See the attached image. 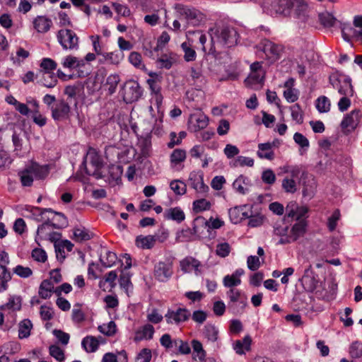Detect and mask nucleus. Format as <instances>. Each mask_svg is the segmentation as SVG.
I'll use <instances>...</instances> for the list:
<instances>
[{
	"label": "nucleus",
	"mask_w": 362,
	"mask_h": 362,
	"mask_svg": "<svg viewBox=\"0 0 362 362\" xmlns=\"http://www.w3.org/2000/svg\"><path fill=\"white\" fill-rule=\"evenodd\" d=\"M198 228L194 226L192 228H187L180 231L176 237L177 242H190L198 236Z\"/></svg>",
	"instance_id": "a878e982"
},
{
	"label": "nucleus",
	"mask_w": 362,
	"mask_h": 362,
	"mask_svg": "<svg viewBox=\"0 0 362 362\" xmlns=\"http://www.w3.org/2000/svg\"><path fill=\"white\" fill-rule=\"evenodd\" d=\"M92 234L85 228H75L73 230V239L76 242H83L90 240Z\"/></svg>",
	"instance_id": "37998d69"
},
{
	"label": "nucleus",
	"mask_w": 362,
	"mask_h": 362,
	"mask_svg": "<svg viewBox=\"0 0 362 362\" xmlns=\"http://www.w3.org/2000/svg\"><path fill=\"white\" fill-rule=\"evenodd\" d=\"M187 158L186 151L183 149L176 148L170 155V163L172 167H180L181 164L185 162Z\"/></svg>",
	"instance_id": "72a5a7b5"
},
{
	"label": "nucleus",
	"mask_w": 362,
	"mask_h": 362,
	"mask_svg": "<svg viewBox=\"0 0 362 362\" xmlns=\"http://www.w3.org/2000/svg\"><path fill=\"white\" fill-rule=\"evenodd\" d=\"M168 325L180 326L188 322L191 317V312L185 307L168 309L164 315Z\"/></svg>",
	"instance_id": "20e7f679"
},
{
	"label": "nucleus",
	"mask_w": 362,
	"mask_h": 362,
	"mask_svg": "<svg viewBox=\"0 0 362 362\" xmlns=\"http://www.w3.org/2000/svg\"><path fill=\"white\" fill-rule=\"evenodd\" d=\"M33 324L28 319H24L18 325V337L20 339L28 338L30 335Z\"/></svg>",
	"instance_id": "79ce46f5"
},
{
	"label": "nucleus",
	"mask_w": 362,
	"mask_h": 362,
	"mask_svg": "<svg viewBox=\"0 0 362 362\" xmlns=\"http://www.w3.org/2000/svg\"><path fill=\"white\" fill-rule=\"evenodd\" d=\"M54 247L57 258L64 259L66 252L73 250L74 245L68 240H62L55 244Z\"/></svg>",
	"instance_id": "c85d7f7f"
},
{
	"label": "nucleus",
	"mask_w": 362,
	"mask_h": 362,
	"mask_svg": "<svg viewBox=\"0 0 362 362\" xmlns=\"http://www.w3.org/2000/svg\"><path fill=\"white\" fill-rule=\"evenodd\" d=\"M142 95V90L139 84L135 81H129L124 88V100L127 103L138 100Z\"/></svg>",
	"instance_id": "f8f14e48"
},
{
	"label": "nucleus",
	"mask_w": 362,
	"mask_h": 362,
	"mask_svg": "<svg viewBox=\"0 0 362 362\" xmlns=\"http://www.w3.org/2000/svg\"><path fill=\"white\" fill-rule=\"evenodd\" d=\"M87 158L90 160V163L92 166L95 168L94 172L99 170L102 168V159L95 150H90L87 154Z\"/></svg>",
	"instance_id": "864d4df0"
},
{
	"label": "nucleus",
	"mask_w": 362,
	"mask_h": 362,
	"mask_svg": "<svg viewBox=\"0 0 362 362\" xmlns=\"http://www.w3.org/2000/svg\"><path fill=\"white\" fill-rule=\"evenodd\" d=\"M164 317L160 310L158 308H148L146 311V320L148 323L151 325L160 324L163 322Z\"/></svg>",
	"instance_id": "c9c22d12"
},
{
	"label": "nucleus",
	"mask_w": 362,
	"mask_h": 362,
	"mask_svg": "<svg viewBox=\"0 0 362 362\" xmlns=\"http://www.w3.org/2000/svg\"><path fill=\"white\" fill-rule=\"evenodd\" d=\"M98 330L107 336H113L117 332V326L115 322L110 321L108 323L100 325Z\"/></svg>",
	"instance_id": "680f3d73"
},
{
	"label": "nucleus",
	"mask_w": 362,
	"mask_h": 362,
	"mask_svg": "<svg viewBox=\"0 0 362 362\" xmlns=\"http://www.w3.org/2000/svg\"><path fill=\"white\" fill-rule=\"evenodd\" d=\"M62 64L64 68L74 69L83 66L84 65V61L83 59H78L76 57L73 55H68L63 59Z\"/></svg>",
	"instance_id": "a19ab883"
},
{
	"label": "nucleus",
	"mask_w": 362,
	"mask_h": 362,
	"mask_svg": "<svg viewBox=\"0 0 362 362\" xmlns=\"http://www.w3.org/2000/svg\"><path fill=\"white\" fill-rule=\"evenodd\" d=\"M45 214L46 222L54 228H62L67 225L66 218L62 213L56 212L49 209Z\"/></svg>",
	"instance_id": "aec40b11"
},
{
	"label": "nucleus",
	"mask_w": 362,
	"mask_h": 362,
	"mask_svg": "<svg viewBox=\"0 0 362 362\" xmlns=\"http://www.w3.org/2000/svg\"><path fill=\"white\" fill-rule=\"evenodd\" d=\"M252 338L249 335H246L243 340H236L233 343V349L238 355L245 354L246 351L251 350Z\"/></svg>",
	"instance_id": "bb28decb"
},
{
	"label": "nucleus",
	"mask_w": 362,
	"mask_h": 362,
	"mask_svg": "<svg viewBox=\"0 0 362 362\" xmlns=\"http://www.w3.org/2000/svg\"><path fill=\"white\" fill-rule=\"evenodd\" d=\"M178 58L179 57L176 53L169 52L162 54L158 59V62L161 67L169 69L174 64L177 63Z\"/></svg>",
	"instance_id": "473e14b6"
},
{
	"label": "nucleus",
	"mask_w": 362,
	"mask_h": 362,
	"mask_svg": "<svg viewBox=\"0 0 362 362\" xmlns=\"http://www.w3.org/2000/svg\"><path fill=\"white\" fill-rule=\"evenodd\" d=\"M129 61L133 66L138 69H144L145 68L142 62V56L137 52H132L130 53L129 56Z\"/></svg>",
	"instance_id": "69168bd1"
},
{
	"label": "nucleus",
	"mask_w": 362,
	"mask_h": 362,
	"mask_svg": "<svg viewBox=\"0 0 362 362\" xmlns=\"http://www.w3.org/2000/svg\"><path fill=\"white\" fill-rule=\"evenodd\" d=\"M191 344L194 353L195 354V357H197L200 361H204L206 356V352L204 349L202 344L197 339H192Z\"/></svg>",
	"instance_id": "3c124183"
},
{
	"label": "nucleus",
	"mask_w": 362,
	"mask_h": 362,
	"mask_svg": "<svg viewBox=\"0 0 362 362\" xmlns=\"http://www.w3.org/2000/svg\"><path fill=\"white\" fill-rule=\"evenodd\" d=\"M264 77L262 62H255L250 65V73L245 80V83L247 86L259 84L264 81Z\"/></svg>",
	"instance_id": "9d476101"
},
{
	"label": "nucleus",
	"mask_w": 362,
	"mask_h": 362,
	"mask_svg": "<svg viewBox=\"0 0 362 362\" xmlns=\"http://www.w3.org/2000/svg\"><path fill=\"white\" fill-rule=\"evenodd\" d=\"M279 145V140H274L272 143H262L258 144L257 156L261 159L273 160L275 158L274 148Z\"/></svg>",
	"instance_id": "dca6fc26"
},
{
	"label": "nucleus",
	"mask_w": 362,
	"mask_h": 362,
	"mask_svg": "<svg viewBox=\"0 0 362 362\" xmlns=\"http://www.w3.org/2000/svg\"><path fill=\"white\" fill-rule=\"evenodd\" d=\"M226 296L229 299L228 305L230 307L238 305L243 310L247 306V298L242 290L239 288L229 289L226 292Z\"/></svg>",
	"instance_id": "4468645a"
},
{
	"label": "nucleus",
	"mask_w": 362,
	"mask_h": 362,
	"mask_svg": "<svg viewBox=\"0 0 362 362\" xmlns=\"http://www.w3.org/2000/svg\"><path fill=\"white\" fill-rule=\"evenodd\" d=\"M188 185L197 194L201 195L206 194L209 189V187L204 182L203 174L194 171L189 174Z\"/></svg>",
	"instance_id": "2eb2a0df"
},
{
	"label": "nucleus",
	"mask_w": 362,
	"mask_h": 362,
	"mask_svg": "<svg viewBox=\"0 0 362 362\" xmlns=\"http://www.w3.org/2000/svg\"><path fill=\"white\" fill-rule=\"evenodd\" d=\"M181 49L184 53V59L187 62H194L197 58V52L192 45L189 42H184L181 44Z\"/></svg>",
	"instance_id": "e433bc0d"
},
{
	"label": "nucleus",
	"mask_w": 362,
	"mask_h": 362,
	"mask_svg": "<svg viewBox=\"0 0 362 362\" xmlns=\"http://www.w3.org/2000/svg\"><path fill=\"white\" fill-rule=\"evenodd\" d=\"M21 308V300L20 297L11 296L8 302L1 308V310L6 313L16 312Z\"/></svg>",
	"instance_id": "2f4dec72"
},
{
	"label": "nucleus",
	"mask_w": 362,
	"mask_h": 362,
	"mask_svg": "<svg viewBox=\"0 0 362 362\" xmlns=\"http://www.w3.org/2000/svg\"><path fill=\"white\" fill-rule=\"evenodd\" d=\"M259 50L264 52V58L270 63L277 61L283 52L284 47L282 45L276 44L267 39L261 40L257 46Z\"/></svg>",
	"instance_id": "423d86ee"
},
{
	"label": "nucleus",
	"mask_w": 362,
	"mask_h": 362,
	"mask_svg": "<svg viewBox=\"0 0 362 362\" xmlns=\"http://www.w3.org/2000/svg\"><path fill=\"white\" fill-rule=\"evenodd\" d=\"M244 271L241 269H236L232 274H228L223 279V284L229 289L238 288L237 286L242 283L241 276Z\"/></svg>",
	"instance_id": "4be33fe9"
},
{
	"label": "nucleus",
	"mask_w": 362,
	"mask_h": 362,
	"mask_svg": "<svg viewBox=\"0 0 362 362\" xmlns=\"http://www.w3.org/2000/svg\"><path fill=\"white\" fill-rule=\"evenodd\" d=\"M72 320L75 323H81L84 321L85 313L83 310L81 305H74L72 310Z\"/></svg>",
	"instance_id": "bf43d9fd"
},
{
	"label": "nucleus",
	"mask_w": 362,
	"mask_h": 362,
	"mask_svg": "<svg viewBox=\"0 0 362 362\" xmlns=\"http://www.w3.org/2000/svg\"><path fill=\"white\" fill-rule=\"evenodd\" d=\"M213 44L231 47L238 44L240 35L237 28L230 22L218 21L209 29Z\"/></svg>",
	"instance_id": "f257e3e1"
},
{
	"label": "nucleus",
	"mask_w": 362,
	"mask_h": 362,
	"mask_svg": "<svg viewBox=\"0 0 362 362\" xmlns=\"http://www.w3.org/2000/svg\"><path fill=\"white\" fill-rule=\"evenodd\" d=\"M180 266L182 271L185 273H189L194 270L196 274H199L202 272V263L191 256L186 257L182 259L180 262Z\"/></svg>",
	"instance_id": "412c9836"
},
{
	"label": "nucleus",
	"mask_w": 362,
	"mask_h": 362,
	"mask_svg": "<svg viewBox=\"0 0 362 362\" xmlns=\"http://www.w3.org/2000/svg\"><path fill=\"white\" fill-rule=\"evenodd\" d=\"M155 328L153 325L146 323L139 327L134 332V341H150L153 339L155 334Z\"/></svg>",
	"instance_id": "6ab92c4d"
},
{
	"label": "nucleus",
	"mask_w": 362,
	"mask_h": 362,
	"mask_svg": "<svg viewBox=\"0 0 362 362\" xmlns=\"http://www.w3.org/2000/svg\"><path fill=\"white\" fill-rule=\"evenodd\" d=\"M298 184L299 182H296V180L285 177L282 182V187L286 192L294 193L297 190Z\"/></svg>",
	"instance_id": "052dcab7"
},
{
	"label": "nucleus",
	"mask_w": 362,
	"mask_h": 362,
	"mask_svg": "<svg viewBox=\"0 0 362 362\" xmlns=\"http://www.w3.org/2000/svg\"><path fill=\"white\" fill-rule=\"evenodd\" d=\"M293 0H264V4L271 7V11L287 16L292 11Z\"/></svg>",
	"instance_id": "9b49d317"
},
{
	"label": "nucleus",
	"mask_w": 362,
	"mask_h": 362,
	"mask_svg": "<svg viewBox=\"0 0 362 362\" xmlns=\"http://www.w3.org/2000/svg\"><path fill=\"white\" fill-rule=\"evenodd\" d=\"M57 66V63L50 58H43L40 64L45 74H52V72L56 69Z\"/></svg>",
	"instance_id": "4d7b16f0"
},
{
	"label": "nucleus",
	"mask_w": 362,
	"mask_h": 362,
	"mask_svg": "<svg viewBox=\"0 0 362 362\" xmlns=\"http://www.w3.org/2000/svg\"><path fill=\"white\" fill-rule=\"evenodd\" d=\"M212 206V203L206 199H199L194 200L192 203V210L194 213L199 214L205 211H209Z\"/></svg>",
	"instance_id": "58836bf2"
},
{
	"label": "nucleus",
	"mask_w": 362,
	"mask_h": 362,
	"mask_svg": "<svg viewBox=\"0 0 362 362\" xmlns=\"http://www.w3.org/2000/svg\"><path fill=\"white\" fill-rule=\"evenodd\" d=\"M308 212L307 209L304 207H298L292 205L287 206L286 215L288 217L296 218L297 222L295 223L289 232V238L295 242L300 238L304 236L306 233L307 222L302 217Z\"/></svg>",
	"instance_id": "f03ea898"
},
{
	"label": "nucleus",
	"mask_w": 362,
	"mask_h": 362,
	"mask_svg": "<svg viewBox=\"0 0 362 362\" xmlns=\"http://www.w3.org/2000/svg\"><path fill=\"white\" fill-rule=\"evenodd\" d=\"M170 189L178 195L185 194L187 185L184 182L180 180H173L170 184Z\"/></svg>",
	"instance_id": "338daca9"
},
{
	"label": "nucleus",
	"mask_w": 362,
	"mask_h": 362,
	"mask_svg": "<svg viewBox=\"0 0 362 362\" xmlns=\"http://www.w3.org/2000/svg\"><path fill=\"white\" fill-rule=\"evenodd\" d=\"M18 175L21 178V182L23 186H31L33 182V175L30 170L28 166L25 169L20 171Z\"/></svg>",
	"instance_id": "6e6d98bb"
},
{
	"label": "nucleus",
	"mask_w": 362,
	"mask_h": 362,
	"mask_svg": "<svg viewBox=\"0 0 362 362\" xmlns=\"http://www.w3.org/2000/svg\"><path fill=\"white\" fill-rule=\"evenodd\" d=\"M230 165L233 168L238 167H252L254 165V160L250 157L245 156H238L233 159L230 163Z\"/></svg>",
	"instance_id": "09e8293b"
},
{
	"label": "nucleus",
	"mask_w": 362,
	"mask_h": 362,
	"mask_svg": "<svg viewBox=\"0 0 362 362\" xmlns=\"http://www.w3.org/2000/svg\"><path fill=\"white\" fill-rule=\"evenodd\" d=\"M204 334L209 341L214 342L218 339V331L214 325L209 324L204 328Z\"/></svg>",
	"instance_id": "13d9d810"
},
{
	"label": "nucleus",
	"mask_w": 362,
	"mask_h": 362,
	"mask_svg": "<svg viewBox=\"0 0 362 362\" xmlns=\"http://www.w3.org/2000/svg\"><path fill=\"white\" fill-rule=\"evenodd\" d=\"M9 263V257L6 252L0 251V291L8 288V282L12 279V275L7 268Z\"/></svg>",
	"instance_id": "1a4fd4ad"
},
{
	"label": "nucleus",
	"mask_w": 362,
	"mask_h": 362,
	"mask_svg": "<svg viewBox=\"0 0 362 362\" xmlns=\"http://www.w3.org/2000/svg\"><path fill=\"white\" fill-rule=\"evenodd\" d=\"M28 168L36 179H45L49 174L47 165H40L37 163H32Z\"/></svg>",
	"instance_id": "f704fd0d"
},
{
	"label": "nucleus",
	"mask_w": 362,
	"mask_h": 362,
	"mask_svg": "<svg viewBox=\"0 0 362 362\" xmlns=\"http://www.w3.org/2000/svg\"><path fill=\"white\" fill-rule=\"evenodd\" d=\"M102 56L105 62L113 65H118L124 58L123 54L118 51L104 52Z\"/></svg>",
	"instance_id": "49530a36"
},
{
	"label": "nucleus",
	"mask_w": 362,
	"mask_h": 362,
	"mask_svg": "<svg viewBox=\"0 0 362 362\" xmlns=\"http://www.w3.org/2000/svg\"><path fill=\"white\" fill-rule=\"evenodd\" d=\"M175 10L179 18L185 21L187 26H200L204 25L207 21L206 16L194 7L180 4L175 6Z\"/></svg>",
	"instance_id": "7ed1b4c3"
},
{
	"label": "nucleus",
	"mask_w": 362,
	"mask_h": 362,
	"mask_svg": "<svg viewBox=\"0 0 362 362\" xmlns=\"http://www.w3.org/2000/svg\"><path fill=\"white\" fill-rule=\"evenodd\" d=\"M353 23L359 30H355L350 25L344 26L341 30L344 38L349 40V37H354L362 40V16H356Z\"/></svg>",
	"instance_id": "a211bd4d"
},
{
	"label": "nucleus",
	"mask_w": 362,
	"mask_h": 362,
	"mask_svg": "<svg viewBox=\"0 0 362 362\" xmlns=\"http://www.w3.org/2000/svg\"><path fill=\"white\" fill-rule=\"evenodd\" d=\"M57 38L64 49H78L79 47V38L71 29H60L57 33Z\"/></svg>",
	"instance_id": "39448f33"
},
{
	"label": "nucleus",
	"mask_w": 362,
	"mask_h": 362,
	"mask_svg": "<svg viewBox=\"0 0 362 362\" xmlns=\"http://www.w3.org/2000/svg\"><path fill=\"white\" fill-rule=\"evenodd\" d=\"M148 76H150V78L147 80V83L148 84L152 93L160 91L161 88L160 86V83L161 81L162 76L154 72H150Z\"/></svg>",
	"instance_id": "de8ad7c7"
},
{
	"label": "nucleus",
	"mask_w": 362,
	"mask_h": 362,
	"mask_svg": "<svg viewBox=\"0 0 362 362\" xmlns=\"http://www.w3.org/2000/svg\"><path fill=\"white\" fill-rule=\"evenodd\" d=\"M320 23L325 27H333L337 23V19L329 13H322L319 15Z\"/></svg>",
	"instance_id": "e2e57ef3"
},
{
	"label": "nucleus",
	"mask_w": 362,
	"mask_h": 362,
	"mask_svg": "<svg viewBox=\"0 0 362 362\" xmlns=\"http://www.w3.org/2000/svg\"><path fill=\"white\" fill-rule=\"evenodd\" d=\"M112 6L118 15L123 17H129L132 14L130 8L125 4H122L118 2H112Z\"/></svg>",
	"instance_id": "0e129e2a"
},
{
	"label": "nucleus",
	"mask_w": 362,
	"mask_h": 362,
	"mask_svg": "<svg viewBox=\"0 0 362 362\" xmlns=\"http://www.w3.org/2000/svg\"><path fill=\"white\" fill-rule=\"evenodd\" d=\"M137 247L142 249H151L155 245V238L153 235H139L135 240Z\"/></svg>",
	"instance_id": "ea45409f"
},
{
	"label": "nucleus",
	"mask_w": 362,
	"mask_h": 362,
	"mask_svg": "<svg viewBox=\"0 0 362 362\" xmlns=\"http://www.w3.org/2000/svg\"><path fill=\"white\" fill-rule=\"evenodd\" d=\"M53 228H54L47 222L43 223L37 228L36 239L40 240H47Z\"/></svg>",
	"instance_id": "8fccbe9b"
},
{
	"label": "nucleus",
	"mask_w": 362,
	"mask_h": 362,
	"mask_svg": "<svg viewBox=\"0 0 362 362\" xmlns=\"http://www.w3.org/2000/svg\"><path fill=\"white\" fill-rule=\"evenodd\" d=\"M30 55V53L28 50H26L21 47H18L16 52V55L12 57L13 64L16 66H21Z\"/></svg>",
	"instance_id": "a18cd8bd"
},
{
	"label": "nucleus",
	"mask_w": 362,
	"mask_h": 362,
	"mask_svg": "<svg viewBox=\"0 0 362 362\" xmlns=\"http://www.w3.org/2000/svg\"><path fill=\"white\" fill-rule=\"evenodd\" d=\"M315 107L321 113L328 112L331 107L330 100L325 95L320 96L315 101Z\"/></svg>",
	"instance_id": "603ef678"
},
{
	"label": "nucleus",
	"mask_w": 362,
	"mask_h": 362,
	"mask_svg": "<svg viewBox=\"0 0 362 362\" xmlns=\"http://www.w3.org/2000/svg\"><path fill=\"white\" fill-rule=\"evenodd\" d=\"M208 117L201 112L194 113L190 115L188 121L189 129L192 132H198L207 127Z\"/></svg>",
	"instance_id": "f3484780"
},
{
	"label": "nucleus",
	"mask_w": 362,
	"mask_h": 362,
	"mask_svg": "<svg viewBox=\"0 0 362 362\" xmlns=\"http://www.w3.org/2000/svg\"><path fill=\"white\" fill-rule=\"evenodd\" d=\"M173 258H167L158 262L154 267L155 278L162 282L168 281L173 274Z\"/></svg>",
	"instance_id": "6e6552de"
},
{
	"label": "nucleus",
	"mask_w": 362,
	"mask_h": 362,
	"mask_svg": "<svg viewBox=\"0 0 362 362\" xmlns=\"http://www.w3.org/2000/svg\"><path fill=\"white\" fill-rule=\"evenodd\" d=\"M341 97L354 96V90L351 81L347 79L339 80L337 86H334Z\"/></svg>",
	"instance_id": "7c9ffc66"
},
{
	"label": "nucleus",
	"mask_w": 362,
	"mask_h": 362,
	"mask_svg": "<svg viewBox=\"0 0 362 362\" xmlns=\"http://www.w3.org/2000/svg\"><path fill=\"white\" fill-rule=\"evenodd\" d=\"M117 274L115 271L107 273L99 281V287L103 291H111L116 286Z\"/></svg>",
	"instance_id": "b1692460"
},
{
	"label": "nucleus",
	"mask_w": 362,
	"mask_h": 362,
	"mask_svg": "<svg viewBox=\"0 0 362 362\" xmlns=\"http://www.w3.org/2000/svg\"><path fill=\"white\" fill-rule=\"evenodd\" d=\"M104 342L102 337L96 338L93 336H87L82 341V346L88 352L92 353L98 350L100 343Z\"/></svg>",
	"instance_id": "cd10ccee"
},
{
	"label": "nucleus",
	"mask_w": 362,
	"mask_h": 362,
	"mask_svg": "<svg viewBox=\"0 0 362 362\" xmlns=\"http://www.w3.org/2000/svg\"><path fill=\"white\" fill-rule=\"evenodd\" d=\"M295 80L293 78H288L284 83L285 90L284 97L289 103H294L298 99V90L294 86Z\"/></svg>",
	"instance_id": "393cba45"
},
{
	"label": "nucleus",
	"mask_w": 362,
	"mask_h": 362,
	"mask_svg": "<svg viewBox=\"0 0 362 362\" xmlns=\"http://www.w3.org/2000/svg\"><path fill=\"white\" fill-rule=\"evenodd\" d=\"M284 172L287 174L286 177L293 178L296 182L300 183V174L302 173V169L298 165H288L285 167Z\"/></svg>",
	"instance_id": "5fc2aeb1"
},
{
	"label": "nucleus",
	"mask_w": 362,
	"mask_h": 362,
	"mask_svg": "<svg viewBox=\"0 0 362 362\" xmlns=\"http://www.w3.org/2000/svg\"><path fill=\"white\" fill-rule=\"evenodd\" d=\"M26 209L30 212L31 217L35 221L42 222V223L46 222L47 218L45 213L48 212L49 209L35 206H28Z\"/></svg>",
	"instance_id": "4c0bfd02"
},
{
	"label": "nucleus",
	"mask_w": 362,
	"mask_h": 362,
	"mask_svg": "<svg viewBox=\"0 0 362 362\" xmlns=\"http://www.w3.org/2000/svg\"><path fill=\"white\" fill-rule=\"evenodd\" d=\"M34 29L39 33H47L52 26V21L45 16H37L33 21Z\"/></svg>",
	"instance_id": "5701e85b"
},
{
	"label": "nucleus",
	"mask_w": 362,
	"mask_h": 362,
	"mask_svg": "<svg viewBox=\"0 0 362 362\" xmlns=\"http://www.w3.org/2000/svg\"><path fill=\"white\" fill-rule=\"evenodd\" d=\"M52 117L55 121L69 119L71 111L69 105L63 100L56 102L52 107Z\"/></svg>",
	"instance_id": "ddd939ff"
},
{
	"label": "nucleus",
	"mask_w": 362,
	"mask_h": 362,
	"mask_svg": "<svg viewBox=\"0 0 362 362\" xmlns=\"http://www.w3.org/2000/svg\"><path fill=\"white\" fill-rule=\"evenodd\" d=\"M54 289L55 288L51 280H43L39 287V296L42 299L49 298L52 294L54 293Z\"/></svg>",
	"instance_id": "c756f323"
},
{
	"label": "nucleus",
	"mask_w": 362,
	"mask_h": 362,
	"mask_svg": "<svg viewBox=\"0 0 362 362\" xmlns=\"http://www.w3.org/2000/svg\"><path fill=\"white\" fill-rule=\"evenodd\" d=\"M159 341L160 345L166 350H170L175 346V339H173L172 336L168 333L163 334L160 337Z\"/></svg>",
	"instance_id": "774afa93"
},
{
	"label": "nucleus",
	"mask_w": 362,
	"mask_h": 362,
	"mask_svg": "<svg viewBox=\"0 0 362 362\" xmlns=\"http://www.w3.org/2000/svg\"><path fill=\"white\" fill-rule=\"evenodd\" d=\"M307 11L308 5L303 0H293L292 11L298 18L305 16Z\"/></svg>",
	"instance_id": "c03bdc74"
},
{
	"label": "nucleus",
	"mask_w": 362,
	"mask_h": 362,
	"mask_svg": "<svg viewBox=\"0 0 362 362\" xmlns=\"http://www.w3.org/2000/svg\"><path fill=\"white\" fill-rule=\"evenodd\" d=\"M361 118L362 111L359 109H354L346 114L340 124L342 132L346 135L353 132L359 126Z\"/></svg>",
	"instance_id": "0eeeda50"
}]
</instances>
